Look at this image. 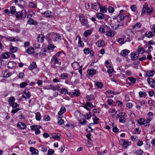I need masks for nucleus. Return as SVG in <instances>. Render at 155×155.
<instances>
[{
    "label": "nucleus",
    "instance_id": "obj_64",
    "mask_svg": "<svg viewBox=\"0 0 155 155\" xmlns=\"http://www.w3.org/2000/svg\"><path fill=\"white\" fill-rule=\"evenodd\" d=\"M54 150L51 149H50L48 150V152L47 155H52L54 153Z\"/></svg>",
    "mask_w": 155,
    "mask_h": 155
},
{
    "label": "nucleus",
    "instance_id": "obj_4",
    "mask_svg": "<svg viewBox=\"0 0 155 155\" xmlns=\"http://www.w3.org/2000/svg\"><path fill=\"white\" fill-rule=\"evenodd\" d=\"M109 27L107 25L104 26L100 27L99 28V31L103 34H104L106 33V31L107 30Z\"/></svg>",
    "mask_w": 155,
    "mask_h": 155
},
{
    "label": "nucleus",
    "instance_id": "obj_43",
    "mask_svg": "<svg viewBox=\"0 0 155 155\" xmlns=\"http://www.w3.org/2000/svg\"><path fill=\"white\" fill-rule=\"evenodd\" d=\"M84 45V44L83 42L81 41V38H79L78 39V46L79 47H81L82 46H83Z\"/></svg>",
    "mask_w": 155,
    "mask_h": 155
},
{
    "label": "nucleus",
    "instance_id": "obj_60",
    "mask_svg": "<svg viewBox=\"0 0 155 155\" xmlns=\"http://www.w3.org/2000/svg\"><path fill=\"white\" fill-rule=\"evenodd\" d=\"M153 11V8H150V7H148L147 8V12L148 14H150Z\"/></svg>",
    "mask_w": 155,
    "mask_h": 155
},
{
    "label": "nucleus",
    "instance_id": "obj_36",
    "mask_svg": "<svg viewBox=\"0 0 155 155\" xmlns=\"http://www.w3.org/2000/svg\"><path fill=\"white\" fill-rule=\"evenodd\" d=\"M91 34V30H87L84 32V35L85 37H88Z\"/></svg>",
    "mask_w": 155,
    "mask_h": 155
},
{
    "label": "nucleus",
    "instance_id": "obj_26",
    "mask_svg": "<svg viewBox=\"0 0 155 155\" xmlns=\"http://www.w3.org/2000/svg\"><path fill=\"white\" fill-rule=\"evenodd\" d=\"M139 54H137L135 53H131V59L132 60H135L137 59L139 57Z\"/></svg>",
    "mask_w": 155,
    "mask_h": 155
},
{
    "label": "nucleus",
    "instance_id": "obj_9",
    "mask_svg": "<svg viewBox=\"0 0 155 155\" xmlns=\"http://www.w3.org/2000/svg\"><path fill=\"white\" fill-rule=\"evenodd\" d=\"M24 10H22L21 11L17 12L15 14V15L17 18L20 19L22 18L23 14V12Z\"/></svg>",
    "mask_w": 155,
    "mask_h": 155
},
{
    "label": "nucleus",
    "instance_id": "obj_12",
    "mask_svg": "<svg viewBox=\"0 0 155 155\" xmlns=\"http://www.w3.org/2000/svg\"><path fill=\"white\" fill-rule=\"evenodd\" d=\"M27 22L30 25H36L38 24L37 22L36 21L30 18L28 19Z\"/></svg>",
    "mask_w": 155,
    "mask_h": 155
},
{
    "label": "nucleus",
    "instance_id": "obj_33",
    "mask_svg": "<svg viewBox=\"0 0 155 155\" xmlns=\"http://www.w3.org/2000/svg\"><path fill=\"white\" fill-rule=\"evenodd\" d=\"M35 118L37 120L39 121L41 120V115L40 112H37L35 113Z\"/></svg>",
    "mask_w": 155,
    "mask_h": 155
},
{
    "label": "nucleus",
    "instance_id": "obj_52",
    "mask_svg": "<svg viewBox=\"0 0 155 155\" xmlns=\"http://www.w3.org/2000/svg\"><path fill=\"white\" fill-rule=\"evenodd\" d=\"M60 77L63 79H65L68 78V74L67 73L62 74Z\"/></svg>",
    "mask_w": 155,
    "mask_h": 155
},
{
    "label": "nucleus",
    "instance_id": "obj_23",
    "mask_svg": "<svg viewBox=\"0 0 155 155\" xmlns=\"http://www.w3.org/2000/svg\"><path fill=\"white\" fill-rule=\"evenodd\" d=\"M66 110L65 107L64 106H62L61 107L60 110L58 112V115L60 116L62 115L65 112Z\"/></svg>",
    "mask_w": 155,
    "mask_h": 155
},
{
    "label": "nucleus",
    "instance_id": "obj_51",
    "mask_svg": "<svg viewBox=\"0 0 155 155\" xmlns=\"http://www.w3.org/2000/svg\"><path fill=\"white\" fill-rule=\"evenodd\" d=\"M55 34L56 35V37L55 38V41H60L61 39V37L60 34L57 33H56Z\"/></svg>",
    "mask_w": 155,
    "mask_h": 155
},
{
    "label": "nucleus",
    "instance_id": "obj_19",
    "mask_svg": "<svg viewBox=\"0 0 155 155\" xmlns=\"http://www.w3.org/2000/svg\"><path fill=\"white\" fill-rule=\"evenodd\" d=\"M130 51L129 50L125 49L122 50L120 52V54L124 57H125L126 56L128 55Z\"/></svg>",
    "mask_w": 155,
    "mask_h": 155
},
{
    "label": "nucleus",
    "instance_id": "obj_59",
    "mask_svg": "<svg viewBox=\"0 0 155 155\" xmlns=\"http://www.w3.org/2000/svg\"><path fill=\"white\" fill-rule=\"evenodd\" d=\"M108 10L109 13H112L114 12V8L110 6L108 7Z\"/></svg>",
    "mask_w": 155,
    "mask_h": 155
},
{
    "label": "nucleus",
    "instance_id": "obj_47",
    "mask_svg": "<svg viewBox=\"0 0 155 155\" xmlns=\"http://www.w3.org/2000/svg\"><path fill=\"white\" fill-rule=\"evenodd\" d=\"M91 112H89L88 113L86 114L85 115H84V117L86 119H90L91 117Z\"/></svg>",
    "mask_w": 155,
    "mask_h": 155
},
{
    "label": "nucleus",
    "instance_id": "obj_30",
    "mask_svg": "<svg viewBox=\"0 0 155 155\" xmlns=\"http://www.w3.org/2000/svg\"><path fill=\"white\" fill-rule=\"evenodd\" d=\"M25 2L23 0H20L18 1V5L22 8L25 5Z\"/></svg>",
    "mask_w": 155,
    "mask_h": 155
},
{
    "label": "nucleus",
    "instance_id": "obj_32",
    "mask_svg": "<svg viewBox=\"0 0 155 155\" xmlns=\"http://www.w3.org/2000/svg\"><path fill=\"white\" fill-rule=\"evenodd\" d=\"M51 138H53L55 139L59 140L60 139V137L58 134H57L55 133L52 134V137Z\"/></svg>",
    "mask_w": 155,
    "mask_h": 155
},
{
    "label": "nucleus",
    "instance_id": "obj_53",
    "mask_svg": "<svg viewBox=\"0 0 155 155\" xmlns=\"http://www.w3.org/2000/svg\"><path fill=\"white\" fill-rule=\"evenodd\" d=\"M92 119L94 122V123H95V124H97L99 123V118L97 117H93Z\"/></svg>",
    "mask_w": 155,
    "mask_h": 155
},
{
    "label": "nucleus",
    "instance_id": "obj_55",
    "mask_svg": "<svg viewBox=\"0 0 155 155\" xmlns=\"http://www.w3.org/2000/svg\"><path fill=\"white\" fill-rule=\"evenodd\" d=\"M73 93L74 95L78 96L80 94L79 91V90H74V92H73Z\"/></svg>",
    "mask_w": 155,
    "mask_h": 155
},
{
    "label": "nucleus",
    "instance_id": "obj_62",
    "mask_svg": "<svg viewBox=\"0 0 155 155\" xmlns=\"http://www.w3.org/2000/svg\"><path fill=\"white\" fill-rule=\"evenodd\" d=\"M24 93L25 94L26 97L27 98H29L30 97V93L29 91L27 92L26 91H24Z\"/></svg>",
    "mask_w": 155,
    "mask_h": 155
},
{
    "label": "nucleus",
    "instance_id": "obj_15",
    "mask_svg": "<svg viewBox=\"0 0 155 155\" xmlns=\"http://www.w3.org/2000/svg\"><path fill=\"white\" fill-rule=\"evenodd\" d=\"M99 5H100L99 3H94L92 4L91 6L93 9L97 10L99 8Z\"/></svg>",
    "mask_w": 155,
    "mask_h": 155
},
{
    "label": "nucleus",
    "instance_id": "obj_21",
    "mask_svg": "<svg viewBox=\"0 0 155 155\" xmlns=\"http://www.w3.org/2000/svg\"><path fill=\"white\" fill-rule=\"evenodd\" d=\"M16 62L14 61H9L7 64V67L9 69H12L15 65Z\"/></svg>",
    "mask_w": 155,
    "mask_h": 155
},
{
    "label": "nucleus",
    "instance_id": "obj_13",
    "mask_svg": "<svg viewBox=\"0 0 155 155\" xmlns=\"http://www.w3.org/2000/svg\"><path fill=\"white\" fill-rule=\"evenodd\" d=\"M146 74L148 77H153L154 74H155V71L152 70L147 71Z\"/></svg>",
    "mask_w": 155,
    "mask_h": 155
},
{
    "label": "nucleus",
    "instance_id": "obj_6",
    "mask_svg": "<svg viewBox=\"0 0 155 155\" xmlns=\"http://www.w3.org/2000/svg\"><path fill=\"white\" fill-rule=\"evenodd\" d=\"M96 45L98 47H103L105 46L104 41L103 40L99 39L96 43Z\"/></svg>",
    "mask_w": 155,
    "mask_h": 155
},
{
    "label": "nucleus",
    "instance_id": "obj_54",
    "mask_svg": "<svg viewBox=\"0 0 155 155\" xmlns=\"http://www.w3.org/2000/svg\"><path fill=\"white\" fill-rule=\"evenodd\" d=\"M15 100V98L13 97H12L9 99V103L10 104H12L13 103H14Z\"/></svg>",
    "mask_w": 155,
    "mask_h": 155
},
{
    "label": "nucleus",
    "instance_id": "obj_38",
    "mask_svg": "<svg viewBox=\"0 0 155 155\" xmlns=\"http://www.w3.org/2000/svg\"><path fill=\"white\" fill-rule=\"evenodd\" d=\"M124 20L126 22H129L131 21V18L129 15H125Z\"/></svg>",
    "mask_w": 155,
    "mask_h": 155
},
{
    "label": "nucleus",
    "instance_id": "obj_31",
    "mask_svg": "<svg viewBox=\"0 0 155 155\" xmlns=\"http://www.w3.org/2000/svg\"><path fill=\"white\" fill-rule=\"evenodd\" d=\"M41 128V126L40 125H34L30 127V128L32 130H36L38 128Z\"/></svg>",
    "mask_w": 155,
    "mask_h": 155
},
{
    "label": "nucleus",
    "instance_id": "obj_46",
    "mask_svg": "<svg viewBox=\"0 0 155 155\" xmlns=\"http://www.w3.org/2000/svg\"><path fill=\"white\" fill-rule=\"evenodd\" d=\"M141 26V23L140 22H138L135 25H133L132 26V27H133V29H134L136 27H137V28H140Z\"/></svg>",
    "mask_w": 155,
    "mask_h": 155
},
{
    "label": "nucleus",
    "instance_id": "obj_58",
    "mask_svg": "<svg viewBox=\"0 0 155 155\" xmlns=\"http://www.w3.org/2000/svg\"><path fill=\"white\" fill-rule=\"evenodd\" d=\"M138 52L139 53L143 54L145 52V49L143 48H140L138 49Z\"/></svg>",
    "mask_w": 155,
    "mask_h": 155
},
{
    "label": "nucleus",
    "instance_id": "obj_10",
    "mask_svg": "<svg viewBox=\"0 0 155 155\" xmlns=\"http://www.w3.org/2000/svg\"><path fill=\"white\" fill-rule=\"evenodd\" d=\"M17 127L18 128L21 129H24L26 127L25 124L21 122H18L17 124Z\"/></svg>",
    "mask_w": 155,
    "mask_h": 155
},
{
    "label": "nucleus",
    "instance_id": "obj_28",
    "mask_svg": "<svg viewBox=\"0 0 155 155\" xmlns=\"http://www.w3.org/2000/svg\"><path fill=\"white\" fill-rule=\"evenodd\" d=\"M94 96L93 94L90 95H87L86 96V100L87 101H91L94 100Z\"/></svg>",
    "mask_w": 155,
    "mask_h": 155
},
{
    "label": "nucleus",
    "instance_id": "obj_16",
    "mask_svg": "<svg viewBox=\"0 0 155 155\" xmlns=\"http://www.w3.org/2000/svg\"><path fill=\"white\" fill-rule=\"evenodd\" d=\"M30 151L33 155L38 154V150L33 147H31L30 148Z\"/></svg>",
    "mask_w": 155,
    "mask_h": 155
},
{
    "label": "nucleus",
    "instance_id": "obj_24",
    "mask_svg": "<svg viewBox=\"0 0 155 155\" xmlns=\"http://www.w3.org/2000/svg\"><path fill=\"white\" fill-rule=\"evenodd\" d=\"M119 14L117 15V21H121L124 20V14Z\"/></svg>",
    "mask_w": 155,
    "mask_h": 155
},
{
    "label": "nucleus",
    "instance_id": "obj_57",
    "mask_svg": "<svg viewBox=\"0 0 155 155\" xmlns=\"http://www.w3.org/2000/svg\"><path fill=\"white\" fill-rule=\"evenodd\" d=\"M61 93L62 94H68L67 90L64 87H63L61 90Z\"/></svg>",
    "mask_w": 155,
    "mask_h": 155
},
{
    "label": "nucleus",
    "instance_id": "obj_41",
    "mask_svg": "<svg viewBox=\"0 0 155 155\" xmlns=\"http://www.w3.org/2000/svg\"><path fill=\"white\" fill-rule=\"evenodd\" d=\"M139 95L140 97H145L146 96L147 94L145 92L140 91Z\"/></svg>",
    "mask_w": 155,
    "mask_h": 155
},
{
    "label": "nucleus",
    "instance_id": "obj_63",
    "mask_svg": "<svg viewBox=\"0 0 155 155\" xmlns=\"http://www.w3.org/2000/svg\"><path fill=\"white\" fill-rule=\"evenodd\" d=\"M19 104H18L16 103H13L12 104V107L13 108H16L17 107H18Z\"/></svg>",
    "mask_w": 155,
    "mask_h": 155
},
{
    "label": "nucleus",
    "instance_id": "obj_39",
    "mask_svg": "<svg viewBox=\"0 0 155 155\" xmlns=\"http://www.w3.org/2000/svg\"><path fill=\"white\" fill-rule=\"evenodd\" d=\"M56 47L53 44H49L47 48L49 50H53Z\"/></svg>",
    "mask_w": 155,
    "mask_h": 155
},
{
    "label": "nucleus",
    "instance_id": "obj_37",
    "mask_svg": "<svg viewBox=\"0 0 155 155\" xmlns=\"http://www.w3.org/2000/svg\"><path fill=\"white\" fill-rule=\"evenodd\" d=\"M127 79L130 81V82H131L132 84L135 83L136 81V79L135 78L132 77H128Z\"/></svg>",
    "mask_w": 155,
    "mask_h": 155
},
{
    "label": "nucleus",
    "instance_id": "obj_42",
    "mask_svg": "<svg viewBox=\"0 0 155 155\" xmlns=\"http://www.w3.org/2000/svg\"><path fill=\"white\" fill-rule=\"evenodd\" d=\"M95 85L98 88H102L103 85L101 82H97L95 84Z\"/></svg>",
    "mask_w": 155,
    "mask_h": 155
},
{
    "label": "nucleus",
    "instance_id": "obj_27",
    "mask_svg": "<svg viewBox=\"0 0 155 155\" xmlns=\"http://www.w3.org/2000/svg\"><path fill=\"white\" fill-rule=\"evenodd\" d=\"M44 14L47 17L51 18V17L52 16V12L49 11H48L47 12H45Z\"/></svg>",
    "mask_w": 155,
    "mask_h": 155
},
{
    "label": "nucleus",
    "instance_id": "obj_18",
    "mask_svg": "<svg viewBox=\"0 0 155 155\" xmlns=\"http://www.w3.org/2000/svg\"><path fill=\"white\" fill-rule=\"evenodd\" d=\"M6 39L7 41H19V40L17 39H16L14 37H8L6 38Z\"/></svg>",
    "mask_w": 155,
    "mask_h": 155
},
{
    "label": "nucleus",
    "instance_id": "obj_61",
    "mask_svg": "<svg viewBox=\"0 0 155 155\" xmlns=\"http://www.w3.org/2000/svg\"><path fill=\"white\" fill-rule=\"evenodd\" d=\"M119 120L120 122L123 123H124L126 121V120L125 118L122 117H120L119 119Z\"/></svg>",
    "mask_w": 155,
    "mask_h": 155
},
{
    "label": "nucleus",
    "instance_id": "obj_17",
    "mask_svg": "<svg viewBox=\"0 0 155 155\" xmlns=\"http://www.w3.org/2000/svg\"><path fill=\"white\" fill-rule=\"evenodd\" d=\"M99 5V8L100 9L101 13H105L107 12V9L106 6H103L102 5Z\"/></svg>",
    "mask_w": 155,
    "mask_h": 155
},
{
    "label": "nucleus",
    "instance_id": "obj_49",
    "mask_svg": "<svg viewBox=\"0 0 155 155\" xmlns=\"http://www.w3.org/2000/svg\"><path fill=\"white\" fill-rule=\"evenodd\" d=\"M103 14V13H98L96 15V17L100 19H102Z\"/></svg>",
    "mask_w": 155,
    "mask_h": 155
},
{
    "label": "nucleus",
    "instance_id": "obj_35",
    "mask_svg": "<svg viewBox=\"0 0 155 155\" xmlns=\"http://www.w3.org/2000/svg\"><path fill=\"white\" fill-rule=\"evenodd\" d=\"M17 12L16 11L15 7V6H12L10 8V12L12 14L15 13Z\"/></svg>",
    "mask_w": 155,
    "mask_h": 155
},
{
    "label": "nucleus",
    "instance_id": "obj_34",
    "mask_svg": "<svg viewBox=\"0 0 155 155\" xmlns=\"http://www.w3.org/2000/svg\"><path fill=\"white\" fill-rule=\"evenodd\" d=\"M79 123L82 125H85L86 124L87 121L84 119H80L78 120Z\"/></svg>",
    "mask_w": 155,
    "mask_h": 155
},
{
    "label": "nucleus",
    "instance_id": "obj_45",
    "mask_svg": "<svg viewBox=\"0 0 155 155\" xmlns=\"http://www.w3.org/2000/svg\"><path fill=\"white\" fill-rule=\"evenodd\" d=\"M10 49L12 52L14 53L18 50V48L16 47L11 46L10 48Z\"/></svg>",
    "mask_w": 155,
    "mask_h": 155
},
{
    "label": "nucleus",
    "instance_id": "obj_3",
    "mask_svg": "<svg viewBox=\"0 0 155 155\" xmlns=\"http://www.w3.org/2000/svg\"><path fill=\"white\" fill-rule=\"evenodd\" d=\"M119 143L123 146V148L124 149H125L131 145V143L130 142L128 141L127 140L120 139L119 140Z\"/></svg>",
    "mask_w": 155,
    "mask_h": 155
},
{
    "label": "nucleus",
    "instance_id": "obj_2",
    "mask_svg": "<svg viewBox=\"0 0 155 155\" xmlns=\"http://www.w3.org/2000/svg\"><path fill=\"white\" fill-rule=\"evenodd\" d=\"M59 59L56 57L55 56H53L50 61L51 67L54 68H56L57 66L56 64H59Z\"/></svg>",
    "mask_w": 155,
    "mask_h": 155
},
{
    "label": "nucleus",
    "instance_id": "obj_56",
    "mask_svg": "<svg viewBox=\"0 0 155 155\" xmlns=\"http://www.w3.org/2000/svg\"><path fill=\"white\" fill-rule=\"evenodd\" d=\"M29 5L30 7L31 8H37V5H36L33 2H30Z\"/></svg>",
    "mask_w": 155,
    "mask_h": 155
},
{
    "label": "nucleus",
    "instance_id": "obj_22",
    "mask_svg": "<svg viewBox=\"0 0 155 155\" xmlns=\"http://www.w3.org/2000/svg\"><path fill=\"white\" fill-rule=\"evenodd\" d=\"M148 7V4L146 3L143 5V7L141 10V16H142V14L145 13Z\"/></svg>",
    "mask_w": 155,
    "mask_h": 155
},
{
    "label": "nucleus",
    "instance_id": "obj_20",
    "mask_svg": "<svg viewBox=\"0 0 155 155\" xmlns=\"http://www.w3.org/2000/svg\"><path fill=\"white\" fill-rule=\"evenodd\" d=\"M87 72L89 75H93L96 74V71L95 69H90L87 70Z\"/></svg>",
    "mask_w": 155,
    "mask_h": 155
},
{
    "label": "nucleus",
    "instance_id": "obj_1",
    "mask_svg": "<svg viewBox=\"0 0 155 155\" xmlns=\"http://www.w3.org/2000/svg\"><path fill=\"white\" fill-rule=\"evenodd\" d=\"M79 21L82 26L85 27L86 28H89L90 26L88 24L87 19L83 15L79 16Z\"/></svg>",
    "mask_w": 155,
    "mask_h": 155
},
{
    "label": "nucleus",
    "instance_id": "obj_8",
    "mask_svg": "<svg viewBox=\"0 0 155 155\" xmlns=\"http://www.w3.org/2000/svg\"><path fill=\"white\" fill-rule=\"evenodd\" d=\"M148 84L150 85V86L152 87H154L153 84H154L155 80L152 78H148L147 79Z\"/></svg>",
    "mask_w": 155,
    "mask_h": 155
},
{
    "label": "nucleus",
    "instance_id": "obj_40",
    "mask_svg": "<svg viewBox=\"0 0 155 155\" xmlns=\"http://www.w3.org/2000/svg\"><path fill=\"white\" fill-rule=\"evenodd\" d=\"M138 137L136 135L132 136L130 137V139L134 142L138 140Z\"/></svg>",
    "mask_w": 155,
    "mask_h": 155
},
{
    "label": "nucleus",
    "instance_id": "obj_5",
    "mask_svg": "<svg viewBox=\"0 0 155 155\" xmlns=\"http://www.w3.org/2000/svg\"><path fill=\"white\" fill-rule=\"evenodd\" d=\"M112 30L109 27L107 30L106 31L105 35L107 36L113 37L114 35V34Z\"/></svg>",
    "mask_w": 155,
    "mask_h": 155
},
{
    "label": "nucleus",
    "instance_id": "obj_14",
    "mask_svg": "<svg viewBox=\"0 0 155 155\" xmlns=\"http://www.w3.org/2000/svg\"><path fill=\"white\" fill-rule=\"evenodd\" d=\"M71 66L73 69L76 70L78 69L80 67L79 63L77 62L72 63Z\"/></svg>",
    "mask_w": 155,
    "mask_h": 155
},
{
    "label": "nucleus",
    "instance_id": "obj_11",
    "mask_svg": "<svg viewBox=\"0 0 155 155\" xmlns=\"http://www.w3.org/2000/svg\"><path fill=\"white\" fill-rule=\"evenodd\" d=\"M45 36L43 34H40L39 35L37 38L38 42H43L44 40Z\"/></svg>",
    "mask_w": 155,
    "mask_h": 155
},
{
    "label": "nucleus",
    "instance_id": "obj_50",
    "mask_svg": "<svg viewBox=\"0 0 155 155\" xmlns=\"http://www.w3.org/2000/svg\"><path fill=\"white\" fill-rule=\"evenodd\" d=\"M110 18V17L108 15L106 14H103V19H104V21H107L108 20L109 18Z\"/></svg>",
    "mask_w": 155,
    "mask_h": 155
},
{
    "label": "nucleus",
    "instance_id": "obj_7",
    "mask_svg": "<svg viewBox=\"0 0 155 155\" xmlns=\"http://www.w3.org/2000/svg\"><path fill=\"white\" fill-rule=\"evenodd\" d=\"M145 120L143 118H140L137 121L138 123L140 125H144L145 126L149 127V124H146Z\"/></svg>",
    "mask_w": 155,
    "mask_h": 155
},
{
    "label": "nucleus",
    "instance_id": "obj_29",
    "mask_svg": "<svg viewBox=\"0 0 155 155\" xmlns=\"http://www.w3.org/2000/svg\"><path fill=\"white\" fill-rule=\"evenodd\" d=\"M37 67L36 64L35 62H33L32 64H31L28 67V69L32 70Z\"/></svg>",
    "mask_w": 155,
    "mask_h": 155
},
{
    "label": "nucleus",
    "instance_id": "obj_44",
    "mask_svg": "<svg viewBox=\"0 0 155 155\" xmlns=\"http://www.w3.org/2000/svg\"><path fill=\"white\" fill-rule=\"evenodd\" d=\"M143 152V150L141 149H139L136 151L135 152V153H136L137 155H142Z\"/></svg>",
    "mask_w": 155,
    "mask_h": 155
},
{
    "label": "nucleus",
    "instance_id": "obj_25",
    "mask_svg": "<svg viewBox=\"0 0 155 155\" xmlns=\"http://www.w3.org/2000/svg\"><path fill=\"white\" fill-rule=\"evenodd\" d=\"M26 52L29 54H32L34 53V49L32 47H29L27 49Z\"/></svg>",
    "mask_w": 155,
    "mask_h": 155
},
{
    "label": "nucleus",
    "instance_id": "obj_48",
    "mask_svg": "<svg viewBox=\"0 0 155 155\" xmlns=\"http://www.w3.org/2000/svg\"><path fill=\"white\" fill-rule=\"evenodd\" d=\"M28 85V83L26 82H21L20 84V86L21 88H24Z\"/></svg>",
    "mask_w": 155,
    "mask_h": 155
}]
</instances>
